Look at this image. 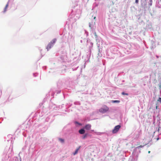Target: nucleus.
Masks as SVG:
<instances>
[{
    "mask_svg": "<svg viewBox=\"0 0 161 161\" xmlns=\"http://www.w3.org/2000/svg\"><path fill=\"white\" fill-rule=\"evenodd\" d=\"M143 146L140 145V146H139L138 147H137L139 148H141V147H142Z\"/></svg>",
    "mask_w": 161,
    "mask_h": 161,
    "instance_id": "obj_13",
    "label": "nucleus"
},
{
    "mask_svg": "<svg viewBox=\"0 0 161 161\" xmlns=\"http://www.w3.org/2000/svg\"><path fill=\"white\" fill-rule=\"evenodd\" d=\"M80 146L78 147V148H77L76 149L75 152L74 153H73L74 155H75V154H76L77 153L78 151L79 150V149H80Z\"/></svg>",
    "mask_w": 161,
    "mask_h": 161,
    "instance_id": "obj_5",
    "label": "nucleus"
},
{
    "mask_svg": "<svg viewBox=\"0 0 161 161\" xmlns=\"http://www.w3.org/2000/svg\"><path fill=\"white\" fill-rule=\"evenodd\" d=\"M59 141H60L62 143H64V139H62V138H59Z\"/></svg>",
    "mask_w": 161,
    "mask_h": 161,
    "instance_id": "obj_8",
    "label": "nucleus"
},
{
    "mask_svg": "<svg viewBox=\"0 0 161 161\" xmlns=\"http://www.w3.org/2000/svg\"><path fill=\"white\" fill-rule=\"evenodd\" d=\"M158 101H159L160 102H161V98L159 97L158 99Z\"/></svg>",
    "mask_w": 161,
    "mask_h": 161,
    "instance_id": "obj_12",
    "label": "nucleus"
},
{
    "mask_svg": "<svg viewBox=\"0 0 161 161\" xmlns=\"http://www.w3.org/2000/svg\"><path fill=\"white\" fill-rule=\"evenodd\" d=\"M56 39H54L48 44L47 47V50L50 49L51 47L53 46L54 44L56 42Z\"/></svg>",
    "mask_w": 161,
    "mask_h": 161,
    "instance_id": "obj_2",
    "label": "nucleus"
},
{
    "mask_svg": "<svg viewBox=\"0 0 161 161\" xmlns=\"http://www.w3.org/2000/svg\"><path fill=\"white\" fill-rule=\"evenodd\" d=\"M108 108L106 105H104L99 109V111L101 113H104L108 112Z\"/></svg>",
    "mask_w": 161,
    "mask_h": 161,
    "instance_id": "obj_1",
    "label": "nucleus"
},
{
    "mask_svg": "<svg viewBox=\"0 0 161 161\" xmlns=\"http://www.w3.org/2000/svg\"><path fill=\"white\" fill-rule=\"evenodd\" d=\"M86 136H87V135H86V134L85 135L83 136V139H85V138H86Z\"/></svg>",
    "mask_w": 161,
    "mask_h": 161,
    "instance_id": "obj_11",
    "label": "nucleus"
},
{
    "mask_svg": "<svg viewBox=\"0 0 161 161\" xmlns=\"http://www.w3.org/2000/svg\"><path fill=\"white\" fill-rule=\"evenodd\" d=\"M114 103H119V101L118 100H114L113 101Z\"/></svg>",
    "mask_w": 161,
    "mask_h": 161,
    "instance_id": "obj_10",
    "label": "nucleus"
},
{
    "mask_svg": "<svg viewBox=\"0 0 161 161\" xmlns=\"http://www.w3.org/2000/svg\"><path fill=\"white\" fill-rule=\"evenodd\" d=\"M91 125L88 124H87V125H86L84 127V128L86 130H89L91 129Z\"/></svg>",
    "mask_w": 161,
    "mask_h": 161,
    "instance_id": "obj_4",
    "label": "nucleus"
},
{
    "mask_svg": "<svg viewBox=\"0 0 161 161\" xmlns=\"http://www.w3.org/2000/svg\"><path fill=\"white\" fill-rule=\"evenodd\" d=\"M8 6V3H7V4L6 5V6L4 8V11H3L4 12H5L6 11L7 9Z\"/></svg>",
    "mask_w": 161,
    "mask_h": 161,
    "instance_id": "obj_7",
    "label": "nucleus"
},
{
    "mask_svg": "<svg viewBox=\"0 0 161 161\" xmlns=\"http://www.w3.org/2000/svg\"><path fill=\"white\" fill-rule=\"evenodd\" d=\"M148 153H150V151H149L148 152Z\"/></svg>",
    "mask_w": 161,
    "mask_h": 161,
    "instance_id": "obj_17",
    "label": "nucleus"
},
{
    "mask_svg": "<svg viewBox=\"0 0 161 161\" xmlns=\"http://www.w3.org/2000/svg\"><path fill=\"white\" fill-rule=\"evenodd\" d=\"M160 128V127H159L158 128V131H159V129Z\"/></svg>",
    "mask_w": 161,
    "mask_h": 161,
    "instance_id": "obj_15",
    "label": "nucleus"
},
{
    "mask_svg": "<svg viewBox=\"0 0 161 161\" xmlns=\"http://www.w3.org/2000/svg\"><path fill=\"white\" fill-rule=\"evenodd\" d=\"M120 127L121 126L120 125H119L116 126L112 130V133L114 134L116 133L118 131Z\"/></svg>",
    "mask_w": 161,
    "mask_h": 161,
    "instance_id": "obj_3",
    "label": "nucleus"
},
{
    "mask_svg": "<svg viewBox=\"0 0 161 161\" xmlns=\"http://www.w3.org/2000/svg\"><path fill=\"white\" fill-rule=\"evenodd\" d=\"M96 17L95 16L94 17V19H96Z\"/></svg>",
    "mask_w": 161,
    "mask_h": 161,
    "instance_id": "obj_16",
    "label": "nucleus"
},
{
    "mask_svg": "<svg viewBox=\"0 0 161 161\" xmlns=\"http://www.w3.org/2000/svg\"><path fill=\"white\" fill-rule=\"evenodd\" d=\"M139 0H136V3H138Z\"/></svg>",
    "mask_w": 161,
    "mask_h": 161,
    "instance_id": "obj_14",
    "label": "nucleus"
},
{
    "mask_svg": "<svg viewBox=\"0 0 161 161\" xmlns=\"http://www.w3.org/2000/svg\"><path fill=\"white\" fill-rule=\"evenodd\" d=\"M79 132L80 134H82L85 133V131L84 129H81L79 130Z\"/></svg>",
    "mask_w": 161,
    "mask_h": 161,
    "instance_id": "obj_6",
    "label": "nucleus"
},
{
    "mask_svg": "<svg viewBox=\"0 0 161 161\" xmlns=\"http://www.w3.org/2000/svg\"><path fill=\"white\" fill-rule=\"evenodd\" d=\"M122 94L123 95H128V94L127 93H125L124 92H122Z\"/></svg>",
    "mask_w": 161,
    "mask_h": 161,
    "instance_id": "obj_9",
    "label": "nucleus"
}]
</instances>
